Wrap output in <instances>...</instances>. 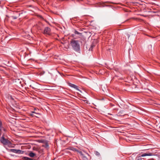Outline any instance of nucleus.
<instances>
[{"instance_id":"2eb2a0df","label":"nucleus","mask_w":160,"mask_h":160,"mask_svg":"<svg viewBox=\"0 0 160 160\" xmlns=\"http://www.w3.org/2000/svg\"><path fill=\"white\" fill-rule=\"evenodd\" d=\"M42 146L46 148H48L49 147V145L48 143L46 142L44 144L42 145Z\"/></svg>"},{"instance_id":"39448f33","label":"nucleus","mask_w":160,"mask_h":160,"mask_svg":"<svg viewBox=\"0 0 160 160\" xmlns=\"http://www.w3.org/2000/svg\"><path fill=\"white\" fill-rule=\"evenodd\" d=\"M67 149L68 150H71L72 151H74V152H76L77 153H79V152H80V151L78 149H77L76 148H75L72 147H69Z\"/></svg>"},{"instance_id":"6e6552de","label":"nucleus","mask_w":160,"mask_h":160,"mask_svg":"<svg viewBox=\"0 0 160 160\" xmlns=\"http://www.w3.org/2000/svg\"><path fill=\"white\" fill-rule=\"evenodd\" d=\"M35 114L38 115H40V114L36 112H32L30 114V115L32 117H37L38 118V116L37 115H36Z\"/></svg>"},{"instance_id":"0eeeda50","label":"nucleus","mask_w":160,"mask_h":160,"mask_svg":"<svg viewBox=\"0 0 160 160\" xmlns=\"http://www.w3.org/2000/svg\"><path fill=\"white\" fill-rule=\"evenodd\" d=\"M68 85L71 87H72L77 90L79 91L80 92H81V90H80L78 88V87L75 85L71 83H68Z\"/></svg>"},{"instance_id":"5701e85b","label":"nucleus","mask_w":160,"mask_h":160,"mask_svg":"<svg viewBox=\"0 0 160 160\" xmlns=\"http://www.w3.org/2000/svg\"><path fill=\"white\" fill-rule=\"evenodd\" d=\"M35 115H37V116H38V117H39V116L40 115H37V114H35Z\"/></svg>"},{"instance_id":"20e7f679","label":"nucleus","mask_w":160,"mask_h":160,"mask_svg":"<svg viewBox=\"0 0 160 160\" xmlns=\"http://www.w3.org/2000/svg\"><path fill=\"white\" fill-rule=\"evenodd\" d=\"M51 32V29L49 28L46 27L44 28L43 33L44 34L49 35Z\"/></svg>"},{"instance_id":"ddd939ff","label":"nucleus","mask_w":160,"mask_h":160,"mask_svg":"<svg viewBox=\"0 0 160 160\" xmlns=\"http://www.w3.org/2000/svg\"><path fill=\"white\" fill-rule=\"evenodd\" d=\"M36 154L35 153L32 152H30L29 154V156L31 157H33L35 156Z\"/></svg>"},{"instance_id":"f8f14e48","label":"nucleus","mask_w":160,"mask_h":160,"mask_svg":"<svg viewBox=\"0 0 160 160\" xmlns=\"http://www.w3.org/2000/svg\"><path fill=\"white\" fill-rule=\"evenodd\" d=\"M22 159L23 160H34V159L26 157H23Z\"/></svg>"},{"instance_id":"f03ea898","label":"nucleus","mask_w":160,"mask_h":160,"mask_svg":"<svg viewBox=\"0 0 160 160\" xmlns=\"http://www.w3.org/2000/svg\"><path fill=\"white\" fill-rule=\"evenodd\" d=\"M79 154L80 155L81 158L83 159V160H88L87 156H88V154L85 152H82V151H80L79 152Z\"/></svg>"},{"instance_id":"dca6fc26","label":"nucleus","mask_w":160,"mask_h":160,"mask_svg":"<svg viewBox=\"0 0 160 160\" xmlns=\"http://www.w3.org/2000/svg\"><path fill=\"white\" fill-rule=\"evenodd\" d=\"M95 46L93 44H92L91 45V46H90V48L89 49V51H92L93 47Z\"/></svg>"},{"instance_id":"f3484780","label":"nucleus","mask_w":160,"mask_h":160,"mask_svg":"<svg viewBox=\"0 0 160 160\" xmlns=\"http://www.w3.org/2000/svg\"><path fill=\"white\" fill-rule=\"evenodd\" d=\"M75 34H78V35H79V36H81L82 35V34L81 33L79 32H78V31H77L76 30H75Z\"/></svg>"},{"instance_id":"6ab92c4d","label":"nucleus","mask_w":160,"mask_h":160,"mask_svg":"<svg viewBox=\"0 0 160 160\" xmlns=\"http://www.w3.org/2000/svg\"><path fill=\"white\" fill-rule=\"evenodd\" d=\"M77 2H80L81 1H82V0H75Z\"/></svg>"},{"instance_id":"f257e3e1","label":"nucleus","mask_w":160,"mask_h":160,"mask_svg":"<svg viewBox=\"0 0 160 160\" xmlns=\"http://www.w3.org/2000/svg\"><path fill=\"white\" fill-rule=\"evenodd\" d=\"M70 44L73 49L78 52L80 50V45L78 40H72L71 41Z\"/></svg>"},{"instance_id":"aec40b11","label":"nucleus","mask_w":160,"mask_h":160,"mask_svg":"<svg viewBox=\"0 0 160 160\" xmlns=\"http://www.w3.org/2000/svg\"><path fill=\"white\" fill-rule=\"evenodd\" d=\"M23 152V151H22L20 150V152H19L18 153H22Z\"/></svg>"},{"instance_id":"1a4fd4ad","label":"nucleus","mask_w":160,"mask_h":160,"mask_svg":"<svg viewBox=\"0 0 160 160\" xmlns=\"http://www.w3.org/2000/svg\"><path fill=\"white\" fill-rule=\"evenodd\" d=\"M43 25L42 23H39L37 26L38 29L42 30L43 29Z\"/></svg>"},{"instance_id":"412c9836","label":"nucleus","mask_w":160,"mask_h":160,"mask_svg":"<svg viewBox=\"0 0 160 160\" xmlns=\"http://www.w3.org/2000/svg\"><path fill=\"white\" fill-rule=\"evenodd\" d=\"M110 106H111V107H112L114 106V105H113L112 104V103H111L110 104Z\"/></svg>"},{"instance_id":"4be33fe9","label":"nucleus","mask_w":160,"mask_h":160,"mask_svg":"<svg viewBox=\"0 0 160 160\" xmlns=\"http://www.w3.org/2000/svg\"><path fill=\"white\" fill-rule=\"evenodd\" d=\"M2 123L1 122V121L0 120V126H2Z\"/></svg>"},{"instance_id":"7ed1b4c3","label":"nucleus","mask_w":160,"mask_h":160,"mask_svg":"<svg viewBox=\"0 0 160 160\" xmlns=\"http://www.w3.org/2000/svg\"><path fill=\"white\" fill-rule=\"evenodd\" d=\"M0 141L4 145H7L10 143V142L8 139L5 138L4 135L1 137Z\"/></svg>"},{"instance_id":"a211bd4d","label":"nucleus","mask_w":160,"mask_h":160,"mask_svg":"<svg viewBox=\"0 0 160 160\" xmlns=\"http://www.w3.org/2000/svg\"><path fill=\"white\" fill-rule=\"evenodd\" d=\"M95 153L97 156H99L100 155V153L97 151H95Z\"/></svg>"},{"instance_id":"4468645a","label":"nucleus","mask_w":160,"mask_h":160,"mask_svg":"<svg viewBox=\"0 0 160 160\" xmlns=\"http://www.w3.org/2000/svg\"><path fill=\"white\" fill-rule=\"evenodd\" d=\"M2 130L4 131H5V129L4 128L2 127V126H0V135L2 134Z\"/></svg>"},{"instance_id":"423d86ee","label":"nucleus","mask_w":160,"mask_h":160,"mask_svg":"<svg viewBox=\"0 0 160 160\" xmlns=\"http://www.w3.org/2000/svg\"><path fill=\"white\" fill-rule=\"evenodd\" d=\"M150 153H144L142 154L141 156H139L138 157H137L136 158V159L137 160H144L143 158H141V157H144L147 156H150Z\"/></svg>"},{"instance_id":"9b49d317","label":"nucleus","mask_w":160,"mask_h":160,"mask_svg":"<svg viewBox=\"0 0 160 160\" xmlns=\"http://www.w3.org/2000/svg\"><path fill=\"white\" fill-rule=\"evenodd\" d=\"M10 151L11 152L17 153H18L19 152H20V150L15 149H11L10 150Z\"/></svg>"},{"instance_id":"9d476101","label":"nucleus","mask_w":160,"mask_h":160,"mask_svg":"<svg viewBox=\"0 0 160 160\" xmlns=\"http://www.w3.org/2000/svg\"><path fill=\"white\" fill-rule=\"evenodd\" d=\"M15 14H17L16 15H15V16H12V17L14 19H17L18 18L19 16L20 15V13H18V12H15Z\"/></svg>"}]
</instances>
